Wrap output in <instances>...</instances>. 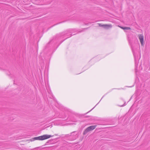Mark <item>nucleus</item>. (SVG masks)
<instances>
[{
    "instance_id": "nucleus-1",
    "label": "nucleus",
    "mask_w": 150,
    "mask_h": 150,
    "mask_svg": "<svg viewBox=\"0 0 150 150\" xmlns=\"http://www.w3.org/2000/svg\"><path fill=\"white\" fill-rule=\"evenodd\" d=\"M53 136L50 135L45 134L43 135L35 137L34 138V140H42L48 139L51 137H52Z\"/></svg>"
},
{
    "instance_id": "nucleus-2",
    "label": "nucleus",
    "mask_w": 150,
    "mask_h": 150,
    "mask_svg": "<svg viewBox=\"0 0 150 150\" xmlns=\"http://www.w3.org/2000/svg\"><path fill=\"white\" fill-rule=\"evenodd\" d=\"M97 125L90 126L87 127L83 132L84 135L86 134L88 132L95 129Z\"/></svg>"
},
{
    "instance_id": "nucleus-3",
    "label": "nucleus",
    "mask_w": 150,
    "mask_h": 150,
    "mask_svg": "<svg viewBox=\"0 0 150 150\" xmlns=\"http://www.w3.org/2000/svg\"><path fill=\"white\" fill-rule=\"evenodd\" d=\"M138 37L141 45L142 46L143 45H144V37L143 35L142 34H139L138 35Z\"/></svg>"
},
{
    "instance_id": "nucleus-4",
    "label": "nucleus",
    "mask_w": 150,
    "mask_h": 150,
    "mask_svg": "<svg viewBox=\"0 0 150 150\" xmlns=\"http://www.w3.org/2000/svg\"><path fill=\"white\" fill-rule=\"evenodd\" d=\"M98 24L99 26L100 27H103L104 28L106 29H108L109 28H111L112 27V25H107V24H101L100 23H98Z\"/></svg>"
},
{
    "instance_id": "nucleus-5",
    "label": "nucleus",
    "mask_w": 150,
    "mask_h": 150,
    "mask_svg": "<svg viewBox=\"0 0 150 150\" xmlns=\"http://www.w3.org/2000/svg\"><path fill=\"white\" fill-rule=\"evenodd\" d=\"M124 29L125 30H130L131 28L129 27H125Z\"/></svg>"
},
{
    "instance_id": "nucleus-6",
    "label": "nucleus",
    "mask_w": 150,
    "mask_h": 150,
    "mask_svg": "<svg viewBox=\"0 0 150 150\" xmlns=\"http://www.w3.org/2000/svg\"><path fill=\"white\" fill-rule=\"evenodd\" d=\"M120 28H121L124 29V30H125V29H124V28H125V27H120Z\"/></svg>"
},
{
    "instance_id": "nucleus-7",
    "label": "nucleus",
    "mask_w": 150,
    "mask_h": 150,
    "mask_svg": "<svg viewBox=\"0 0 150 150\" xmlns=\"http://www.w3.org/2000/svg\"><path fill=\"white\" fill-rule=\"evenodd\" d=\"M124 106V105H122L121 106V107H122V106Z\"/></svg>"
}]
</instances>
